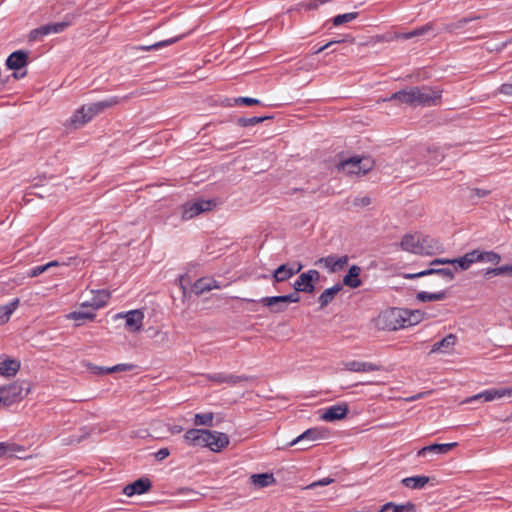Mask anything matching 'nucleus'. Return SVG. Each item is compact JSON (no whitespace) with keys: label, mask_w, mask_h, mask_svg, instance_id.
<instances>
[{"label":"nucleus","mask_w":512,"mask_h":512,"mask_svg":"<svg viewBox=\"0 0 512 512\" xmlns=\"http://www.w3.org/2000/svg\"><path fill=\"white\" fill-rule=\"evenodd\" d=\"M43 37H44V34L42 32L41 26L36 29L31 30L29 33V36H28L29 41H38V40H41Z\"/></svg>","instance_id":"13d9d810"},{"label":"nucleus","mask_w":512,"mask_h":512,"mask_svg":"<svg viewBox=\"0 0 512 512\" xmlns=\"http://www.w3.org/2000/svg\"><path fill=\"white\" fill-rule=\"evenodd\" d=\"M177 40H178V38H171V39L156 42L151 45H140V46H137L136 49L141 50V51L158 50L160 48H163V47H166V46H169V45L175 43Z\"/></svg>","instance_id":"de8ad7c7"},{"label":"nucleus","mask_w":512,"mask_h":512,"mask_svg":"<svg viewBox=\"0 0 512 512\" xmlns=\"http://www.w3.org/2000/svg\"><path fill=\"white\" fill-rule=\"evenodd\" d=\"M476 258V252L475 250L466 253L464 256L453 259L454 264H457L458 267L462 270L468 269L473 263L477 262Z\"/></svg>","instance_id":"4c0bfd02"},{"label":"nucleus","mask_w":512,"mask_h":512,"mask_svg":"<svg viewBox=\"0 0 512 512\" xmlns=\"http://www.w3.org/2000/svg\"><path fill=\"white\" fill-rule=\"evenodd\" d=\"M360 362L361 361H347L344 363V368L351 372H360Z\"/></svg>","instance_id":"bf43d9fd"},{"label":"nucleus","mask_w":512,"mask_h":512,"mask_svg":"<svg viewBox=\"0 0 512 512\" xmlns=\"http://www.w3.org/2000/svg\"><path fill=\"white\" fill-rule=\"evenodd\" d=\"M299 301L300 296L296 291L288 295L267 296L259 300V302L262 303L264 306L269 307L271 309V312L273 313H280L285 311L286 303H297Z\"/></svg>","instance_id":"39448f33"},{"label":"nucleus","mask_w":512,"mask_h":512,"mask_svg":"<svg viewBox=\"0 0 512 512\" xmlns=\"http://www.w3.org/2000/svg\"><path fill=\"white\" fill-rule=\"evenodd\" d=\"M214 413H197L194 415L193 423L195 426H212Z\"/></svg>","instance_id":"ea45409f"},{"label":"nucleus","mask_w":512,"mask_h":512,"mask_svg":"<svg viewBox=\"0 0 512 512\" xmlns=\"http://www.w3.org/2000/svg\"><path fill=\"white\" fill-rule=\"evenodd\" d=\"M429 482L427 476H412L402 480V484L410 489H422Z\"/></svg>","instance_id":"f704fd0d"},{"label":"nucleus","mask_w":512,"mask_h":512,"mask_svg":"<svg viewBox=\"0 0 512 512\" xmlns=\"http://www.w3.org/2000/svg\"><path fill=\"white\" fill-rule=\"evenodd\" d=\"M94 310L91 308L90 311L78 310L73 311L67 315L68 319L75 321L93 320L95 318Z\"/></svg>","instance_id":"a19ab883"},{"label":"nucleus","mask_w":512,"mask_h":512,"mask_svg":"<svg viewBox=\"0 0 512 512\" xmlns=\"http://www.w3.org/2000/svg\"><path fill=\"white\" fill-rule=\"evenodd\" d=\"M349 261V257L347 255H343L337 257L335 255H329L326 257L320 258L316 265H321L325 267L330 273H336L344 269Z\"/></svg>","instance_id":"f8f14e48"},{"label":"nucleus","mask_w":512,"mask_h":512,"mask_svg":"<svg viewBox=\"0 0 512 512\" xmlns=\"http://www.w3.org/2000/svg\"><path fill=\"white\" fill-rule=\"evenodd\" d=\"M424 276H439L444 280L445 283H449L454 279V271L448 268H430L427 270L420 271L418 273H404L403 277L405 279H416Z\"/></svg>","instance_id":"9b49d317"},{"label":"nucleus","mask_w":512,"mask_h":512,"mask_svg":"<svg viewBox=\"0 0 512 512\" xmlns=\"http://www.w3.org/2000/svg\"><path fill=\"white\" fill-rule=\"evenodd\" d=\"M20 369V362L13 359H6L0 362V375L11 377Z\"/></svg>","instance_id":"473e14b6"},{"label":"nucleus","mask_w":512,"mask_h":512,"mask_svg":"<svg viewBox=\"0 0 512 512\" xmlns=\"http://www.w3.org/2000/svg\"><path fill=\"white\" fill-rule=\"evenodd\" d=\"M326 0H313L307 5V9H317L320 5L324 4Z\"/></svg>","instance_id":"774afa93"},{"label":"nucleus","mask_w":512,"mask_h":512,"mask_svg":"<svg viewBox=\"0 0 512 512\" xmlns=\"http://www.w3.org/2000/svg\"><path fill=\"white\" fill-rule=\"evenodd\" d=\"M427 153H428L427 161L431 165H436V164L440 163L445 157V154L443 153V151L440 147H435V146L428 147Z\"/></svg>","instance_id":"58836bf2"},{"label":"nucleus","mask_w":512,"mask_h":512,"mask_svg":"<svg viewBox=\"0 0 512 512\" xmlns=\"http://www.w3.org/2000/svg\"><path fill=\"white\" fill-rule=\"evenodd\" d=\"M341 289L342 286L340 284H335L334 286L325 289L318 298L320 308H324L331 303Z\"/></svg>","instance_id":"c85d7f7f"},{"label":"nucleus","mask_w":512,"mask_h":512,"mask_svg":"<svg viewBox=\"0 0 512 512\" xmlns=\"http://www.w3.org/2000/svg\"><path fill=\"white\" fill-rule=\"evenodd\" d=\"M236 105H246V106H252V105H258L260 104V101L255 98L251 97H238L235 99Z\"/></svg>","instance_id":"864d4df0"},{"label":"nucleus","mask_w":512,"mask_h":512,"mask_svg":"<svg viewBox=\"0 0 512 512\" xmlns=\"http://www.w3.org/2000/svg\"><path fill=\"white\" fill-rule=\"evenodd\" d=\"M210 430L192 428L185 432L183 438L187 445L209 448Z\"/></svg>","instance_id":"6e6552de"},{"label":"nucleus","mask_w":512,"mask_h":512,"mask_svg":"<svg viewBox=\"0 0 512 512\" xmlns=\"http://www.w3.org/2000/svg\"><path fill=\"white\" fill-rule=\"evenodd\" d=\"M475 252H476L475 259L477 260V262H487V263L497 264L501 260L500 255L493 251L475 250Z\"/></svg>","instance_id":"c9c22d12"},{"label":"nucleus","mask_w":512,"mask_h":512,"mask_svg":"<svg viewBox=\"0 0 512 512\" xmlns=\"http://www.w3.org/2000/svg\"><path fill=\"white\" fill-rule=\"evenodd\" d=\"M267 119H271V117L270 116H263V117L254 116V117H250V118L240 117L237 119V124L241 127H249V126H254L256 124H259Z\"/></svg>","instance_id":"09e8293b"},{"label":"nucleus","mask_w":512,"mask_h":512,"mask_svg":"<svg viewBox=\"0 0 512 512\" xmlns=\"http://www.w3.org/2000/svg\"><path fill=\"white\" fill-rule=\"evenodd\" d=\"M86 106L83 105L79 108L69 119V125L73 128L77 129L86 123H88L91 119L87 118Z\"/></svg>","instance_id":"72a5a7b5"},{"label":"nucleus","mask_w":512,"mask_h":512,"mask_svg":"<svg viewBox=\"0 0 512 512\" xmlns=\"http://www.w3.org/2000/svg\"><path fill=\"white\" fill-rule=\"evenodd\" d=\"M381 369L380 365L371 362H360V372H372L379 371Z\"/></svg>","instance_id":"6e6d98bb"},{"label":"nucleus","mask_w":512,"mask_h":512,"mask_svg":"<svg viewBox=\"0 0 512 512\" xmlns=\"http://www.w3.org/2000/svg\"><path fill=\"white\" fill-rule=\"evenodd\" d=\"M70 25L69 22L63 21V22H57V23H50L41 26L42 32L44 36H47L49 34H57L63 32L68 26Z\"/></svg>","instance_id":"e433bc0d"},{"label":"nucleus","mask_w":512,"mask_h":512,"mask_svg":"<svg viewBox=\"0 0 512 512\" xmlns=\"http://www.w3.org/2000/svg\"><path fill=\"white\" fill-rule=\"evenodd\" d=\"M374 167V161L370 157H350L341 161L337 168L349 175H365Z\"/></svg>","instance_id":"7ed1b4c3"},{"label":"nucleus","mask_w":512,"mask_h":512,"mask_svg":"<svg viewBox=\"0 0 512 512\" xmlns=\"http://www.w3.org/2000/svg\"><path fill=\"white\" fill-rule=\"evenodd\" d=\"M27 63L28 53L23 50H18L11 53L6 60V65L11 70H19L25 67Z\"/></svg>","instance_id":"a211bd4d"},{"label":"nucleus","mask_w":512,"mask_h":512,"mask_svg":"<svg viewBox=\"0 0 512 512\" xmlns=\"http://www.w3.org/2000/svg\"><path fill=\"white\" fill-rule=\"evenodd\" d=\"M47 270H48V266H46V264L39 265V266L31 268L28 271L27 275L31 278H34V277H37V276L41 275L42 273L46 272Z\"/></svg>","instance_id":"4d7b16f0"},{"label":"nucleus","mask_w":512,"mask_h":512,"mask_svg":"<svg viewBox=\"0 0 512 512\" xmlns=\"http://www.w3.org/2000/svg\"><path fill=\"white\" fill-rule=\"evenodd\" d=\"M447 291L440 289L435 292H426L421 291L416 295V299L420 302H430V301H441L446 299Z\"/></svg>","instance_id":"cd10ccee"},{"label":"nucleus","mask_w":512,"mask_h":512,"mask_svg":"<svg viewBox=\"0 0 512 512\" xmlns=\"http://www.w3.org/2000/svg\"><path fill=\"white\" fill-rule=\"evenodd\" d=\"M29 392V387L24 382H13L12 384L0 387V407H8L20 402Z\"/></svg>","instance_id":"20e7f679"},{"label":"nucleus","mask_w":512,"mask_h":512,"mask_svg":"<svg viewBox=\"0 0 512 512\" xmlns=\"http://www.w3.org/2000/svg\"><path fill=\"white\" fill-rule=\"evenodd\" d=\"M457 445V443H445V444H431L428 446H425L421 448L417 455L419 457H424L427 454H446L448 453L452 448H454Z\"/></svg>","instance_id":"4be33fe9"},{"label":"nucleus","mask_w":512,"mask_h":512,"mask_svg":"<svg viewBox=\"0 0 512 512\" xmlns=\"http://www.w3.org/2000/svg\"><path fill=\"white\" fill-rule=\"evenodd\" d=\"M120 102V98L117 96H112L110 98H107L102 101H98L95 103H92L94 105V108H96L98 113H101L105 109L111 108L115 105H117Z\"/></svg>","instance_id":"a18cd8bd"},{"label":"nucleus","mask_w":512,"mask_h":512,"mask_svg":"<svg viewBox=\"0 0 512 512\" xmlns=\"http://www.w3.org/2000/svg\"><path fill=\"white\" fill-rule=\"evenodd\" d=\"M441 98V91L435 90L429 86L409 87L397 91L391 95L389 100H395L399 103L411 106H431L435 105Z\"/></svg>","instance_id":"f257e3e1"},{"label":"nucleus","mask_w":512,"mask_h":512,"mask_svg":"<svg viewBox=\"0 0 512 512\" xmlns=\"http://www.w3.org/2000/svg\"><path fill=\"white\" fill-rule=\"evenodd\" d=\"M215 202L212 200L197 199L194 202H188L182 206V219L189 220L193 217L212 210Z\"/></svg>","instance_id":"423d86ee"},{"label":"nucleus","mask_w":512,"mask_h":512,"mask_svg":"<svg viewBox=\"0 0 512 512\" xmlns=\"http://www.w3.org/2000/svg\"><path fill=\"white\" fill-rule=\"evenodd\" d=\"M205 378L209 381L215 382L217 384H228L230 386H234L238 383L245 382L248 380L247 376L244 375H233L227 373H213V374H205Z\"/></svg>","instance_id":"4468645a"},{"label":"nucleus","mask_w":512,"mask_h":512,"mask_svg":"<svg viewBox=\"0 0 512 512\" xmlns=\"http://www.w3.org/2000/svg\"><path fill=\"white\" fill-rule=\"evenodd\" d=\"M209 437V449L213 452H220L229 444V437L227 434L218 432V431H210Z\"/></svg>","instance_id":"6ab92c4d"},{"label":"nucleus","mask_w":512,"mask_h":512,"mask_svg":"<svg viewBox=\"0 0 512 512\" xmlns=\"http://www.w3.org/2000/svg\"><path fill=\"white\" fill-rule=\"evenodd\" d=\"M319 278L320 274L317 270H308L298 277L293 287L296 292L313 293L315 290V282H318Z\"/></svg>","instance_id":"0eeeda50"},{"label":"nucleus","mask_w":512,"mask_h":512,"mask_svg":"<svg viewBox=\"0 0 512 512\" xmlns=\"http://www.w3.org/2000/svg\"><path fill=\"white\" fill-rule=\"evenodd\" d=\"M444 251L442 244L435 238L420 233V250L416 255L433 256Z\"/></svg>","instance_id":"1a4fd4ad"},{"label":"nucleus","mask_w":512,"mask_h":512,"mask_svg":"<svg viewBox=\"0 0 512 512\" xmlns=\"http://www.w3.org/2000/svg\"><path fill=\"white\" fill-rule=\"evenodd\" d=\"M471 197L473 196H476V197H479V198H483V197H486L490 194V191L489 190H486V189H481V188H473L471 190Z\"/></svg>","instance_id":"680f3d73"},{"label":"nucleus","mask_w":512,"mask_h":512,"mask_svg":"<svg viewBox=\"0 0 512 512\" xmlns=\"http://www.w3.org/2000/svg\"><path fill=\"white\" fill-rule=\"evenodd\" d=\"M86 106V112H87V118L86 119H91L96 116L97 114H99L96 110V108H94V105L93 104H89V105H85Z\"/></svg>","instance_id":"338daca9"},{"label":"nucleus","mask_w":512,"mask_h":512,"mask_svg":"<svg viewBox=\"0 0 512 512\" xmlns=\"http://www.w3.org/2000/svg\"><path fill=\"white\" fill-rule=\"evenodd\" d=\"M358 16V13L357 12H350V13H345V14H340V15H337L333 18V24L335 26H340L344 23H348V22H351L353 21L354 19H356Z\"/></svg>","instance_id":"8fccbe9b"},{"label":"nucleus","mask_w":512,"mask_h":512,"mask_svg":"<svg viewBox=\"0 0 512 512\" xmlns=\"http://www.w3.org/2000/svg\"><path fill=\"white\" fill-rule=\"evenodd\" d=\"M170 454V451L168 448H161L155 453V457L157 460L161 461L167 458Z\"/></svg>","instance_id":"0e129e2a"},{"label":"nucleus","mask_w":512,"mask_h":512,"mask_svg":"<svg viewBox=\"0 0 512 512\" xmlns=\"http://www.w3.org/2000/svg\"><path fill=\"white\" fill-rule=\"evenodd\" d=\"M371 203V200L368 196H364L361 198H355L353 204L355 206H368Z\"/></svg>","instance_id":"69168bd1"},{"label":"nucleus","mask_w":512,"mask_h":512,"mask_svg":"<svg viewBox=\"0 0 512 512\" xmlns=\"http://www.w3.org/2000/svg\"><path fill=\"white\" fill-rule=\"evenodd\" d=\"M221 286L218 285L217 281L210 278H201L198 279L193 285V291L195 294L199 295L204 292L210 291L212 289H220Z\"/></svg>","instance_id":"393cba45"},{"label":"nucleus","mask_w":512,"mask_h":512,"mask_svg":"<svg viewBox=\"0 0 512 512\" xmlns=\"http://www.w3.org/2000/svg\"><path fill=\"white\" fill-rule=\"evenodd\" d=\"M151 488V481L147 478H140L124 487L123 493L129 497L140 495Z\"/></svg>","instance_id":"dca6fc26"},{"label":"nucleus","mask_w":512,"mask_h":512,"mask_svg":"<svg viewBox=\"0 0 512 512\" xmlns=\"http://www.w3.org/2000/svg\"><path fill=\"white\" fill-rule=\"evenodd\" d=\"M333 482H334V479L327 477V478H323L318 481H314V482L310 483L309 485H307L305 487V489L311 490V489H315L316 487H319V486H327Z\"/></svg>","instance_id":"5fc2aeb1"},{"label":"nucleus","mask_w":512,"mask_h":512,"mask_svg":"<svg viewBox=\"0 0 512 512\" xmlns=\"http://www.w3.org/2000/svg\"><path fill=\"white\" fill-rule=\"evenodd\" d=\"M499 93L505 96H512V84L504 83L499 88Z\"/></svg>","instance_id":"e2e57ef3"},{"label":"nucleus","mask_w":512,"mask_h":512,"mask_svg":"<svg viewBox=\"0 0 512 512\" xmlns=\"http://www.w3.org/2000/svg\"><path fill=\"white\" fill-rule=\"evenodd\" d=\"M503 397H512V386L506 388H492L484 390L469 398L468 401L471 402L481 400L483 402H490Z\"/></svg>","instance_id":"9d476101"},{"label":"nucleus","mask_w":512,"mask_h":512,"mask_svg":"<svg viewBox=\"0 0 512 512\" xmlns=\"http://www.w3.org/2000/svg\"><path fill=\"white\" fill-rule=\"evenodd\" d=\"M120 102V98L117 96H112L110 98H107L102 101H98L95 103H92L94 105V108H96L98 113H101L105 109L111 108L115 105H117Z\"/></svg>","instance_id":"c03bdc74"},{"label":"nucleus","mask_w":512,"mask_h":512,"mask_svg":"<svg viewBox=\"0 0 512 512\" xmlns=\"http://www.w3.org/2000/svg\"><path fill=\"white\" fill-rule=\"evenodd\" d=\"M110 298V292L107 290L97 291V294L91 299L90 302H84L82 308H92L93 310L104 307Z\"/></svg>","instance_id":"b1692460"},{"label":"nucleus","mask_w":512,"mask_h":512,"mask_svg":"<svg viewBox=\"0 0 512 512\" xmlns=\"http://www.w3.org/2000/svg\"><path fill=\"white\" fill-rule=\"evenodd\" d=\"M400 247L406 252L416 254L420 250V233L405 234L400 242Z\"/></svg>","instance_id":"aec40b11"},{"label":"nucleus","mask_w":512,"mask_h":512,"mask_svg":"<svg viewBox=\"0 0 512 512\" xmlns=\"http://www.w3.org/2000/svg\"><path fill=\"white\" fill-rule=\"evenodd\" d=\"M348 410V405L346 403L336 404L325 409L321 419L326 422L341 420L346 417Z\"/></svg>","instance_id":"2eb2a0df"},{"label":"nucleus","mask_w":512,"mask_h":512,"mask_svg":"<svg viewBox=\"0 0 512 512\" xmlns=\"http://www.w3.org/2000/svg\"><path fill=\"white\" fill-rule=\"evenodd\" d=\"M505 273H509L508 265L488 269L485 273V276L487 278H490L491 276H498V275H502Z\"/></svg>","instance_id":"603ef678"},{"label":"nucleus","mask_w":512,"mask_h":512,"mask_svg":"<svg viewBox=\"0 0 512 512\" xmlns=\"http://www.w3.org/2000/svg\"><path fill=\"white\" fill-rule=\"evenodd\" d=\"M433 30V26L430 23H427L419 28H416L410 32L399 33L397 34L398 39L408 40L412 38H419L421 36L426 35L428 32Z\"/></svg>","instance_id":"2f4dec72"},{"label":"nucleus","mask_w":512,"mask_h":512,"mask_svg":"<svg viewBox=\"0 0 512 512\" xmlns=\"http://www.w3.org/2000/svg\"><path fill=\"white\" fill-rule=\"evenodd\" d=\"M120 102V98L117 96H112L110 98H107L102 101H98L95 103H92L94 105V108H96L98 113H101L105 109L111 108L115 105H117Z\"/></svg>","instance_id":"79ce46f5"},{"label":"nucleus","mask_w":512,"mask_h":512,"mask_svg":"<svg viewBox=\"0 0 512 512\" xmlns=\"http://www.w3.org/2000/svg\"><path fill=\"white\" fill-rule=\"evenodd\" d=\"M407 315L405 316V328L418 324L422 320L423 313L419 310L406 309Z\"/></svg>","instance_id":"49530a36"},{"label":"nucleus","mask_w":512,"mask_h":512,"mask_svg":"<svg viewBox=\"0 0 512 512\" xmlns=\"http://www.w3.org/2000/svg\"><path fill=\"white\" fill-rule=\"evenodd\" d=\"M302 265L298 264L296 269L289 267L287 264L280 265L273 273V283H280L290 279L292 276L300 272Z\"/></svg>","instance_id":"f3484780"},{"label":"nucleus","mask_w":512,"mask_h":512,"mask_svg":"<svg viewBox=\"0 0 512 512\" xmlns=\"http://www.w3.org/2000/svg\"><path fill=\"white\" fill-rule=\"evenodd\" d=\"M135 368H136V366L134 364L122 363V364H117L112 367H106L105 373L111 374L114 372L132 371Z\"/></svg>","instance_id":"3c124183"},{"label":"nucleus","mask_w":512,"mask_h":512,"mask_svg":"<svg viewBox=\"0 0 512 512\" xmlns=\"http://www.w3.org/2000/svg\"><path fill=\"white\" fill-rule=\"evenodd\" d=\"M120 102V98L117 96H112L110 98H107L102 101H98L95 103H92L94 105V108H96L98 113H101L105 109L111 108L115 105H117Z\"/></svg>","instance_id":"37998d69"},{"label":"nucleus","mask_w":512,"mask_h":512,"mask_svg":"<svg viewBox=\"0 0 512 512\" xmlns=\"http://www.w3.org/2000/svg\"><path fill=\"white\" fill-rule=\"evenodd\" d=\"M20 304V299L15 298L9 303L0 306V325L7 323L14 313V311L18 308Z\"/></svg>","instance_id":"a878e982"},{"label":"nucleus","mask_w":512,"mask_h":512,"mask_svg":"<svg viewBox=\"0 0 512 512\" xmlns=\"http://www.w3.org/2000/svg\"><path fill=\"white\" fill-rule=\"evenodd\" d=\"M323 432L318 428H310L304 431L301 435L289 442L288 446H294L296 444L303 445L300 449L305 450L309 447L308 443L314 442L322 438Z\"/></svg>","instance_id":"ddd939ff"},{"label":"nucleus","mask_w":512,"mask_h":512,"mask_svg":"<svg viewBox=\"0 0 512 512\" xmlns=\"http://www.w3.org/2000/svg\"><path fill=\"white\" fill-rule=\"evenodd\" d=\"M437 278H431L428 281V285L432 288H440L443 286V284H446L444 280H442L441 277L436 276Z\"/></svg>","instance_id":"052dcab7"},{"label":"nucleus","mask_w":512,"mask_h":512,"mask_svg":"<svg viewBox=\"0 0 512 512\" xmlns=\"http://www.w3.org/2000/svg\"><path fill=\"white\" fill-rule=\"evenodd\" d=\"M361 267L352 265L343 277V284L349 288H358L362 285L360 279Z\"/></svg>","instance_id":"412c9836"},{"label":"nucleus","mask_w":512,"mask_h":512,"mask_svg":"<svg viewBox=\"0 0 512 512\" xmlns=\"http://www.w3.org/2000/svg\"><path fill=\"white\" fill-rule=\"evenodd\" d=\"M456 343V336L454 334H449L444 337L442 340L433 344L431 353L434 352H448Z\"/></svg>","instance_id":"7c9ffc66"},{"label":"nucleus","mask_w":512,"mask_h":512,"mask_svg":"<svg viewBox=\"0 0 512 512\" xmlns=\"http://www.w3.org/2000/svg\"><path fill=\"white\" fill-rule=\"evenodd\" d=\"M389 510L392 512H416V506L411 502H407L405 504L387 502L378 510V512H387Z\"/></svg>","instance_id":"bb28decb"},{"label":"nucleus","mask_w":512,"mask_h":512,"mask_svg":"<svg viewBox=\"0 0 512 512\" xmlns=\"http://www.w3.org/2000/svg\"><path fill=\"white\" fill-rule=\"evenodd\" d=\"M250 480L253 485L259 488L268 487L276 482L272 473L253 474Z\"/></svg>","instance_id":"c756f323"},{"label":"nucleus","mask_w":512,"mask_h":512,"mask_svg":"<svg viewBox=\"0 0 512 512\" xmlns=\"http://www.w3.org/2000/svg\"><path fill=\"white\" fill-rule=\"evenodd\" d=\"M126 326L132 331H139L143 324L144 314L140 310H131L124 316Z\"/></svg>","instance_id":"5701e85b"},{"label":"nucleus","mask_w":512,"mask_h":512,"mask_svg":"<svg viewBox=\"0 0 512 512\" xmlns=\"http://www.w3.org/2000/svg\"><path fill=\"white\" fill-rule=\"evenodd\" d=\"M407 315L404 308H389L382 311L376 319V326L380 330L396 331L405 328V316Z\"/></svg>","instance_id":"f03ea898"}]
</instances>
